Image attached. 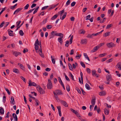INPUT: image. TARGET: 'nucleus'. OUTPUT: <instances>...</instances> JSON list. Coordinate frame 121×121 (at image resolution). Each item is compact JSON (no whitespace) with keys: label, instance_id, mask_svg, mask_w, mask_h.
<instances>
[{"label":"nucleus","instance_id":"nucleus-39","mask_svg":"<svg viewBox=\"0 0 121 121\" xmlns=\"http://www.w3.org/2000/svg\"><path fill=\"white\" fill-rule=\"evenodd\" d=\"M93 35H92V34L91 35L89 34L87 36V37L88 38H92L93 37Z\"/></svg>","mask_w":121,"mask_h":121},{"label":"nucleus","instance_id":"nucleus-13","mask_svg":"<svg viewBox=\"0 0 121 121\" xmlns=\"http://www.w3.org/2000/svg\"><path fill=\"white\" fill-rule=\"evenodd\" d=\"M96 99L95 97L93 99H92L91 100V104L93 106L95 105V103Z\"/></svg>","mask_w":121,"mask_h":121},{"label":"nucleus","instance_id":"nucleus-28","mask_svg":"<svg viewBox=\"0 0 121 121\" xmlns=\"http://www.w3.org/2000/svg\"><path fill=\"white\" fill-rule=\"evenodd\" d=\"M68 65L69 67V69L71 70H73V69L71 64L70 63H68Z\"/></svg>","mask_w":121,"mask_h":121},{"label":"nucleus","instance_id":"nucleus-9","mask_svg":"<svg viewBox=\"0 0 121 121\" xmlns=\"http://www.w3.org/2000/svg\"><path fill=\"white\" fill-rule=\"evenodd\" d=\"M99 48V46H97L96 47H94L93 49L92 50L91 52H94L97 51L98 49Z\"/></svg>","mask_w":121,"mask_h":121},{"label":"nucleus","instance_id":"nucleus-49","mask_svg":"<svg viewBox=\"0 0 121 121\" xmlns=\"http://www.w3.org/2000/svg\"><path fill=\"white\" fill-rule=\"evenodd\" d=\"M73 39V36L72 35L71 36V37L70 39V44H71L72 43Z\"/></svg>","mask_w":121,"mask_h":121},{"label":"nucleus","instance_id":"nucleus-43","mask_svg":"<svg viewBox=\"0 0 121 121\" xmlns=\"http://www.w3.org/2000/svg\"><path fill=\"white\" fill-rule=\"evenodd\" d=\"M80 33L81 34H84L85 33V31L83 30H82L80 31Z\"/></svg>","mask_w":121,"mask_h":121},{"label":"nucleus","instance_id":"nucleus-44","mask_svg":"<svg viewBox=\"0 0 121 121\" xmlns=\"http://www.w3.org/2000/svg\"><path fill=\"white\" fill-rule=\"evenodd\" d=\"M106 53H104L103 54H100L99 55V56L100 57L102 56H104L106 55Z\"/></svg>","mask_w":121,"mask_h":121},{"label":"nucleus","instance_id":"nucleus-22","mask_svg":"<svg viewBox=\"0 0 121 121\" xmlns=\"http://www.w3.org/2000/svg\"><path fill=\"white\" fill-rule=\"evenodd\" d=\"M13 71L14 73H19V71L16 68H14L13 69Z\"/></svg>","mask_w":121,"mask_h":121},{"label":"nucleus","instance_id":"nucleus-51","mask_svg":"<svg viewBox=\"0 0 121 121\" xmlns=\"http://www.w3.org/2000/svg\"><path fill=\"white\" fill-rule=\"evenodd\" d=\"M56 34V32L55 31H52L51 33V34L52 35L54 36L55 35V34Z\"/></svg>","mask_w":121,"mask_h":121},{"label":"nucleus","instance_id":"nucleus-1","mask_svg":"<svg viewBox=\"0 0 121 121\" xmlns=\"http://www.w3.org/2000/svg\"><path fill=\"white\" fill-rule=\"evenodd\" d=\"M48 83L47 85V87L48 89H52V85L50 79H48Z\"/></svg>","mask_w":121,"mask_h":121},{"label":"nucleus","instance_id":"nucleus-30","mask_svg":"<svg viewBox=\"0 0 121 121\" xmlns=\"http://www.w3.org/2000/svg\"><path fill=\"white\" fill-rule=\"evenodd\" d=\"M110 32H108L105 33V34L104 35V36L105 37H107L110 35Z\"/></svg>","mask_w":121,"mask_h":121},{"label":"nucleus","instance_id":"nucleus-64","mask_svg":"<svg viewBox=\"0 0 121 121\" xmlns=\"http://www.w3.org/2000/svg\"><path fill=\"white\" fill-rule=\"evenodd\" d=\"M96 71L94 70L92 71V73L93 75H94V74L96 73Z\"/></svg>","mask_w":121,"mask_h":121},{"label":"nucleus","instance_id":"nucleus-62","mask_svg":"<svg viewBox=\"0 0 121 121\" xmlns=\"http://www.w3.org/2000/svg\"><path fill=\"white\" fill-rule=\"evenodd\" d=\"M86 71L87 72L89 73H91V70L90 69L88 68H87L86 69Z\"/></svg>","mask_w":121,"mask_h":121},{"label":"nucleus","instance_id":"nucleus-45","mask_svg":"<svg viewBox=\"0 0 121 121\" xmlns=\"http://www.w3.org/2000/svg\"><path fill=\"white\" fill-rule=\"evenodd\" d=\"M115 72L117 73V75L119 77H120L121 76V74H120L119 73V72L118 71H116Z\"/></svg>","mask_w":121,"mask_h":121},{"label":"nucleus","instance_id":"nucleus-14","mask_svg":"<svg viewBox=\"0 0 121 121\" xmlns=\"http://www.w3.org/2000/svg\"><path fill=\"white\" fill-rule=\"evenodd\" d=\"M87 40L86 39H82L81 40V43L82 44H86L87 43Z\"/></svg>","mask_w":121,"mask_h":121},{"label":"nucleus","instance_id":"nucleus-57","mask_svg":"<svg viewBox=\"0 0 121 121\" xmlns=\"http://www.w3.org/2000/svg\"><path fill=\"white\" fill-rule=\"evenodd\" d=\"M65 77L66 79L68 81H70V80L69 78L67 76V75L65 74Z\"/></svg>","mask_w":121,"mask_h":121},{"label":"nucleus","instance_id":"nucleus-53","mask_svg":"<svg viewBox=\"0 0 121 121\" xmlns=\"http://www.w3.org/2000/svg\"><path fill=\"white\" fill-rule=\"evenodd\" d=\"M28 51V49L26 48H25L24 49L23 51V52L24 53H25L26 52H27Z\"/></svg>","mask_w":121,"mask_h":121},{"label":"nucleus","instance_id":"nucleus-18","mask_svg":"<svg viewBox=\"0 0 121 121\" xmlns=\"http://www.w3.org/2000/svg\"><path fill=\"white\" fill-rule=\"evenodd\" d=\"M117 66L120 70H121V62H118L117 64Z\"/></svg>","mask_w":121,"mask_h":121},{"label":"nucleus","instance_id":"nucleus-41","mask_svg":"<svg viewBox=\"0 0 121 121\" xmlns=\"http://www.w3.org/2000/svg\"><path fill=\"white\" fill-rule=\"evenodd\" d=\"M17 4H16L13 6H11V7L10 8V9L13 10L15 8V7L17 6Z\"/></svg>","mask_w":121,"mask_h":121},{"label":"nucleus","instance_id":"nucleus-34","mask_svg":"<svg viewBox=\"0 0 121 121\" xmlns=\"http://www.w3.org/2000/svg\"><path fill=\"white\" fill-rule=\"evenodd\" d=\"M19 34L20 35L22 36L23 35L24 33L22 30H20L19 32Z\"/></svg>","mask_w":121,"mask_h":121},{"label":"nucleus","instance_id":"nucleus-6","mask_svg":"<svg viewBox=\"0 0 121 121\" xmlns=\"http://www.w3.org/2000/svg\"><path fill=\"white\" fill-rule=\"evenodd\" d=\"M13 54L16 57H17L18 55L21 54V52L16 51H12Z\"/></svg>","mask_w":121,"mask_h":121},{"label":"nucleus","instance_id":"nucleus-27","mask_svg":"<svg viewBox=\"0 0 121 121\" xmlns=\"http://www.w3.org/2000/svg\"><path fill=\"white\" fill-rule=\"evenodd\" d=\"M84 55L85 57L89 61H90V60L86 53H84Z\"/></svg>","mask_w":121,"mask_h":121},{"label":"nucleus","instance_id":"nucleus-46","mask_svg":"<svg viewBox=\"0 0 121 121\" xmlns=\"http://www.w3.org/2000/svg\"><path fill=\"white\" fill-rule=\"evenodd\" d=\"M106 18H103V20L102 21L101 20H100L99 21V22L100 23H103L106 20Z\"/></svg>","mask_w":121,"mask_h":121},{"label":"nucleus","instance_id":"nucleus-16","mask_svg":"<svg viewBox=\"0 0 121 121\" xmlns=\"http://www.w3.org/2000/svg\"><path fill=\"white\" fill-rule=\"evenodd\" d=\"M12 116L13 118L15 119V121H17L18 118L16 114L15 113H13L12 114Z\"/></svg>","mask_w":121,"mask_h":121},{"label":"nucleus","instance_id":"nucleus-12","mask_svg":"<svg viewBox=\"0 0 121 121\" xmlns=\"http://www.w3.org/2000/svg\"><path fill=\"white\" fill-rule=\"evenodd\" d=\"M22 8H18L14 12L13 14H15L16 13H18L20 11H21L22 9Z\"/></svg>","mask_w":121,"mask_h":121},{"label":"nucleus","instance_id":"nucleus-56","mask_svg":"<svg viewBox=\"0 0 121 121\" xmlns=\"http://www.w3.org/2000/svg\"><path fill=\"white\" fill-rule=\"evenodd\" d=\"M48 7V6H44L42 8L41 10H45Z\"/></svg>","mask_w":121,"mask_h":121},{"label":"nucleus","instance_id":"nucleus-35","mask_svg":"<svg viewBox=\"0 0 121 121\" xmlns=\"http://www.w3.org/2000/svg\"><path fill=\"white\" fill-rule=\"evenodd\" d=\"M4 113V110L3 108H1L0 109V113L2 114H3Z\"/></svg>","mask_w":121,"mask_h":121},{"label":"nucleus","instance_id":"nucleus-33","mask_svg":"<svg viewBox=\"0 0 121 121\" xmlns=\"http://www.w3.org/2000/svg\"><path fill=\"white\" fill-rule=\"evenodd\" d=\"M80 74L81 76V79L82 80V84H83V74L82 73V72H81L80 73Z\"/></svg>","mask_w":121,"mask_h":121},{"label":"nucleus","instance_id":"nucleus-3","mask_svg":"<svg viewBox=\"0 0 121 121\" xmlns=\"http://www.w3.org/2000/svg\"><path fill=\"white\" fill-rule=\"evenodd\" d=\"M53 94L54 95H61L62 94L61 91L59 90H57L53 91Z\"/></svg>","mask_w":121,"mask_h":121},{"label":"nucleus","instance_id":"nucleus-17","mask_svg":"<svg viewBox=\"0 0 121 121\" xmlns=\"http://www.w3.org/2000/svg\"><path fill=\"white\" fill-rule=\"evenodd\" d=\"M51 58L52 59V63L54 64H55V60L54 59V56H51Z\"/></svg>","mask_w":121,"mask_h":121},{"label":"nucleus","instance_id":"nucleus-37","mask_svg":"<svg viewBox=\"0 0 121 121\" xmlns=\"http://www.w3.org/2000/svg\"><path fill=\"white\" fill-rule=\"evenodd\" d=\"M46 27L48 29H50L52 27V26L50 25H48Z\"/></svg>","mask_w":121,"mask_h":121},{"label":"nucleus","instance_id":"nucleus-55","mask_svg":"<svg viewBox=\"0 0 121 121\" xmlns=\"http://www.w3.org/2000/svg\"><path fill=\"white\" fill-rule=\"evenodd\" d=\"M20 77L21 79L24 82H26V79L25 78H24V77H23L22 76H21Z\"/></svg>","mask_w":121,"mask_h":121},{"label":"nucleus","instance_id":"nucleus-32","mask_svg":"<svg viewBox=\"0 0 121 121\" xmlns=\"http://www.w3.org/2000/svg\"><path fill=\"white\" fill-rule=\"evenodd\" d=\"M113 25L112 24H109L107 26L106 28L107 29H109Z\"/></svg>","mask_w":121,"mask_h":121},{"label":"nucleus","instance_id":"nucleus-40","mask_svg":"<svg viewBox=\"0 0 121 121\" xmlns=\"http://www.w3.org/2000/svg\"><path fill=\"white\" fill-rule=\"evenodd\" d=\"M69 43V41H67L65 42V46L66 47H68L69 46L68 44Z\"/></svg>","mask_w":121,"mask_h":121},{"label":"nucleus","instance_id":"nucleus-11","mask_svg":"<svg viewBox=\"0 0 121 121\" xmlns=\"http://www.w3.org/2000/svg\"><path fill=\"white\" fill-rule=\"evenodd\" d=\"M63 38V36L61 37H59L58 39V41L61 44H62L63 42L62 39Z\"/></svg>","mask_w":121,"mask_h":121},{"label":"nucleus","instance_id":"nucleus-60","mask_svg":"<svg viewBox=\"0 0 121 121\" xmlns=\"http://www.w3.org/2000/svg\"><path fill=\"white\" fill-rule=\"evenodd\" d=\"M80 89L82 92V94H83V95H85V92L84 91V90L82 88H81Z\"/></svg>","mask_w":121,"mask_h":121},{"label":"nucleus","instance_id":"nucleus-54","mask_svg":"<svg viewBox=\"0 0 121 121\" xmlns=\"http://www.w3.org/2000/svg\"><path fill=\"white\" fill-rule=\"evenodd\" d=\"M5 90L7 91V93L9 95H10V93L9 91V90L7 88H5Z\"/></svg>","mask_w":121,"mask_h":121},{"label":"nucleus","instance_id":"nucleus-2","mask_svg":"<svg viewBox=\"0 0 121 121\" xmlns=\"http://www.w3.org/2000/svg\"><path fill=\"white\" fill-rule=\"evenodd\" d=\"M37 90L39 92L40 94H43L45 93V91L40 86H39V87H37Z\"/></svg>","mask_w":121,"mask_h":121},{"label":"nucleus","instance_id":"nucleus-63","mask_svg":"<svg viewBox=\"0 0 121 121\" xmlns=\"http://www.w3.org/2000/svg\"><path fill=\"white\" fill-rule=\"evenodd\" d=\"M4 24V21L2 22L0 25V28H1L3 26Z\"/></svg>","mask_w":121,"mask_h":121},{"label":"nucleus","instance_id":"nucleus-25","mask_svg":"<svg viewBox=\"0 0 121 121\" xmlns=\"http://www.w3.org/2000/svg\"><path fill=\"white\" fill-rule=\"evenodd\" d=\"M58 16V14H56L54 15L51 18V19L53 20L56 18Z\"/></svg>","mask_w":121,"mask_h":121},{"label":"nucleus","instance_id":"nucleus-36","mask_svg":"<svg viewBox=\"0 0 121 121\" xmlns=\"http://www.w3.org/2000/svg\"><path fill=\"white\" fill-rule=\"evenodd\" d=\"M37 44L38 45H40V44H39V42L38 39H37L36 40L34 44L37 45Z\"/></svg>","mask_w":121,"mask_h":121},{"label":"nucleus","instance_id":"nucleus-8","mask_svg":"<svg viewBox=\"0 0 121 121\" xmlns=\"http://www.w3.org/2000/svg\"><path fill=\"white\" fill-rule=\"evenodd\" d=\"M106 78L107 81L108 82L111 81L112 79L111 75V74H108L107 75Z\"/></svg>","mask_w":121,"mask_h":121},{"label":"nucleus","instance_id":"nucleus-31","mask_svg":"<svg viewBox=\"0 0 121 121\" xmlns=\"http://www.w3.org/2000/svg\"><path fill=\"white\" fill-rule=\"evenodd\" d=\"M66 90L68 92H69L70 90L69 86L68 85H67L66 86Z\"/></svg>","mask_w":121,"mask_h":121},{"label":"nucleus","instance_id":"nucleus-42","mask_svg":"<svg viewBox=\"0 0 121 121\" xmlns=\"http://www.w3.org/2000/svg\"><path fill=\"white\" fill-rule=\"evenodd\" d=\"M76 89L79 94H81V91L77 87H76Z\"/></svg>","mask_w":121,"mask_h":121},{"label":"nucleus","instance_id":"nucleus-19","mask_svg":"<svg viewBox=\"0 0 121 121\" xmlns=\"http://www.w3.org/2000/svg\"><path fill=\"white\" fill-rule=\"evenodd\" d=\"M106 94V92L104 91L99 92V95L100 96H104Z\"/></svg>","mask_w":121,"mask_h":121},{"label":"nucleus","instance_id":"nucleus-26","mask_svg":"<svg viewBox=\"0 0 121 121\" xmlns=\"http://www.w3.org/2000/svg\"><path fill=\"white\" fill-rule=\"evenodd\" d=\"M67 14V13L66 12H65V13H64V15L62 17H60V19L61 20H63L64 19L65 17H66Z\"/></svg>","mask_w":121,"mask_h":121},{"label":"nucleus","instance_id":"nucleus-7","mask_svg":"<svg viewBox=\"0 0 121 121\" xmlns=\"http://www.w3.org/2000/svg\"><path fill=\"white\" fill-rule=\"evenodd\" d=\"M60 103L61 104L65 107H68V105L66 102L64 101L60 100Z\"/></svg>","mask_w":121,"mask_h":121},{"label":"nucleus","instance_id":"nucleus-52","mask_svg":"<svg viewBox=\"0 0 121 121\" xmlns=\"http://www.w3.org/2000/svg\"><path fill=\"white\" fill-rule=\"evenodd\" d=\"M35 46V50H38L39 49V46L38 45H37L34 44Z\"/></svg>","mask_w":121,"mask_h":121},{"label":"nucleus","instance_id":"nucleus-61","mask_svg":"<svg viewBox=\"0 0 121 121\" xmlns=\"http://www.w3.org/2000/svg\"><path fill=\"white\" fill-rule=\"evenodd\" d=\"M64 9H63V10L62 11H60V15L61 16L62 15V13L64 12Z\"/></svg>","mask_w":121,"mask_h":121},{"label":"nucleus","instance_id":"nucleus-15","mask_svg":"<svg viewBox=\"0 0 121 121\" xmlns=\"http://www.w3.org/2000/svg\"><path fill=\"white\" fill-rule=\"evenodd\" d=\"M104 112L105 115H108L109 113V110L108 109L105 108L104 109Z\"/></svg>","mask_w":121,"mask_h":121},{"label":"nucleus","instance_id":"nucleus-20","mask_svg":"<svg viewBox=\"0 0 121 121\" xmlns=\"http://www.w3.org/2000/svg\"><path fill=\"white\" fill-rule=\"evenodd\" d=\"M86 88L88 90H90L91 89V88L90 87V86L87 83H86L85 85Z\"/></svg>","mask_w":121,"mask_h":121},{"label":"nucleus","instance_id":"nucleus-59","mask_svg":"<svg viewBox=\"0 0 121 121\" xmlns=\"http://www.w3.org/2000/svg\"><path fill=\"white\" fill-rule=\"evenodd\" d=\"M29 6V4H27L24 7V9H27L28 8Z\"/></svg>","mask_w":121,"mask_h":121},{"label":"nucleus","instance_id":"nucleus-5","mask_svg":"<svg viewBox=\"0 0 121 121\" xmlns=\"http://www.w3.org/2000/svg\"><path fill=\"white\" fill-rule=\"evenodd\" d=\"M29 86H36V84L35 82H33L32 83L31 81L30 80H29Z\"/></svg>","mask_w":121,"mask_h":121},{"label":"nucleus","instance_id":"nucleus-47","mask_svg":"<svg viewBox=\"0 0 121 121\" xmlns=\"http://www.w3.org/2000/svg\"><path fill=\"white\" fill-rule=\"evenodd\" d=\"M54 97L56 99V100L58 101V102L60 100L59 99L58 97L57 96V95H54Z\"/></svg>","mask_w":121,"mask_h":121},{"label":"nucleus","instance_id":"nucleus-24","mask_svg":"<svg viewBox=\"0 0 121 121\" xmlns=\"http://www.w3.org/2000/svg\"><path fill=\"white\" fill-rule=\"evenodd\" d=\"M58 5V4H56L53 5H52V6L51 7L49 8V9L50 10L51 9H54L55 7H56Z\"/></svg>","mask_w":121,"mask_h":121},{"label":"nucleus","instance_id":"nucleus-58","mask_svg":"<svg viewBox=\"0 0 121 121\" xmlns=\"http://www.w3.org/2000/svg\"><path fill=\"white\" fill-rule=\"evenodd\" d=\"M70 76L71 77V79L72 80H73L74 81V79L73 78V76L72 75V74L70 72Z\"/></svg>","mask_w":121,"mask_h":121},{"label":"nucleus","instance_id":"nucleus-4","mask_svg":"<svg viewBox=\"0 0 121 121\" xmlns=\"http://www.w3.org/2000/svg\"><path fill=\"white\" fill-rule=\"evenodd\" d=\"M106 45L107 47L109 48H112L115 46V44H114L112 42H111L110 43H107Z\"/></svg>","mask_w":121,"mask_h":121},{"label":"nucleus","instance_id":"nucleus-29","mask_svg":"<svg viewBox=\"0 0 121 121\" xmlns=\"http://www.w3.org/2000/svg\"><path fill=\"white\" fill-rule=\"evenodd\" d=\"M18 65H20V68L22 69L23 70L24 69V68L23 65L20 63H18Z\"/></svg>","mask_w":121,"mask_h":121},{"label":"nucleus","instance_id":"nucleus-10","mask_svg":"<svg viewBox=\"0 0 121 121\" xmlns=\"http://www.w3.org/2000/svg\"><path fill=\"white\" fill-rule=\"evenodd\" d=\"M8 32L9 35L10 36H13L14 35L13 31L10 29H8Z\"/></svg>","mask_w":121,"mask_h":121},{"label":"nucleus","instance_id":"nucleus-21","mask_svg":"<svg viewBox=\"0 0 121 121\" xmlns=\"http://www.w3.org/2000/svg\"><path fill=\"white\" fill-rule=\"evenodd\" d=\"M11 101H10L11 103L12 104V103L13 105L15 104V102L14 101V98L13 96L11 97Z\"/></svg>","mask_w":121,"mask_h":121},{"label":"nucleus","instance_id":"nucleus-50","mask_svg":"<svg viewBox=\"0 0 121 121\" xmlns=\"http://www.w3.org/2000/svg\"><path fill=\"white\" fill-rule=\"evenodd\" d=\"M76 4V2H75L73 1L72 2L71 4V6L72 7H73L74 6L75 4Z\"/></svg>","mask_w":121,"mask_h":121},{"label":"nucleus","instance_id":"nucleus-48","mask_svg":"<svg viewBox=\"0 0 121 121\" xmlns=\"http://www.w3.org/2000/svg\"><path fill=\"white\" fill-rule=\"evenodd\" d=\"M81 65V66L83 68H85V64L82 62H81L80 63Z\"/></svg>","mask_w":121,"mask_h":121},{"label":"nucleus","instance_id":"nucleus-23","mask_svg":"<svg viewBox=\"0 0 121 121\" xmlns=\"http://www.w3.org/2000/svg\"><path fill=\"white\" fill-rule=\"evenodd\" d=\"M55 35L56 36H60V37H61L63 36V35L62 33H57L56 34H55Z\"/></svg>","mask_w":121,"mask_h":121},{"label":"nucleus","instance_id":"nucleus-38","mask_svg":"<svg viewBox=\"0 0 121 121\" xmlns=\"http://www.w3.org/2000/svg\"><path fill=\"white\" fill-rule=\"evenodd\" d=\"M113 60V58L110 59L108 60H107L106 61V62L107 63H108L111 62H112Z\"/></svg>","mask_w":121,"mask_h":121}]
</instances>
